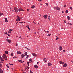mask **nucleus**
Returning a JSON list of instances; mask_svg holds the SVG:
<instances>
[{"label": "nucleus", "mask_w": 73, "mask_h": 73, "mask_svg": "<svg viewBox=\"0 0 73 73\" xmlns=\"http://www.w3.org/2000/svg\"><path fill=\"white\" fill-rule=\"evenodd\" d=\"M20 11H22V12H24V10H23L22 8H20L19 9V12H20Z\"/></svg>", "instance_id": "nucleus-11"}, {"label": "nucleus", "mask_w": 73, "mask_h": 73, "mask_svg": "<svg viewBox=\"0 0 73 73\" xmlns=\"http://www.w3.org/2000/svg\"><path fill=\"white\" fill-rule=\"evenodd\" d=\"M7 35L8 36H10V34H8Z\"/></svg>", "instance_id": "nucleus-42"}, {"label": "nucleus", "mask_w": 73, "mask_h": 73, "mask_svg": "<svg viewBox=\"0 0 73 73\" xmlns=\"http://www.w3.org/2000/svg\"><path fill=\"white\" fill-rule=\"evenodd\" d=\"M32 55L33 56H34V57H37V54H36L35 53H32Z\"/></svg>", "instance_id": "nucleus-4"}, {"label": "nucleus", "mask_w": 73, "mask_h": 73, "mask_svg": "<svg viewBox=\"0 0 73 73\" xmlns=\"http://www.w3.org/2000/svg\"><path fill=\"white\" fill-rule=\"evenodd\" d=\"M59 63L60 64H64V62H62V61H59Z\"/></svg>", "instance_id": "nucleus-13"}, {"label": "nucleus", "mask_w": 73, "mask_h": 73, "mask_svg": "<svg viewBox=\"0 0 73 73\" xmlns=\"http://www.w3.org/2000/svg\"><path fill=\"white\" fill-rule=\"evenodd\" d=\"M29 29V30L30 31H31V29H30V28H29V29Z\"/></svg>", "instance_id": "nucleus-57"}, {"label": "nucleus", "mask_w": 73, "mask_h": 73, "mask_svg": "<svg viewBox=\"0 0 73 73\" xmlns=\"http://www.w3.org/2000/svg\"><path fill=\"white\" fill-rule=\"evenodd\" d=\"M62 13H64V12L63 11H62Z\"/></svg>", "instance_id": "nucleus-52"}, {"label": "nucleus", "mask_w": 73, "mask_h": 73, "mask_svg": "<svg viewBox=\"0 0 73 73\" xmlns=\"http://www.w3.org/2000/svg\"><path fill=\"white\" fill-rule=\"evenodd\" d=\"M18 61H19V62H22V60H19Z\"/></svg>", "instance_id": "nucleus-36"}, {"label": "nucleus", "mask_w": 73, "mask_h": 73, "mask_svg": "<svg viewBox=\"0 0 73 73\" xmlns=\"http://www.w3.org/2000/svg\"><path fill=\"white\" fill-rule=\"evenodd\" d=\"M63 51L64 52H65V50H63Z\"/></svg>", "instance_id": "nucleus-49"}, {"label": "nucleus", "mask_w": 73, "mask_h": 73, "mask_svg": "<svg viewBox=\"0 0 73 73\" xmlns=\"http://www.w3.org/2000/svg\"><path fill=\"white\" fill-rule=\"evenodd\" d=\"M0 58L1 60L2 59H3V58H2L1 57V56H0Z\"/></svg>", "instance_id": "nucleus-46"}, {"label": "nucleus", "mask_w": 73, "mask_h": 73, "mask_svg": "<svg viewBox=\"0 0 73 73\" xmlns=\"http://www.w3.org/2000/svg\"><path fill=\"white\" fill-rule=\"evenodd\" d=\"M29 69V67L27 66V67H26L25 70H26V71H27V70H28Z\"/></svg>", "instance_id": "nucleus-17"}, {"label": "nucleus", "mask_w": 73, "mask_h": 73, "mask_svg": "<svg viewBox=\"0 0 73 73\" xmlns=\"http://www.w3.org/2000/svg\"><path fill=\"white\" fill-rule=\"evenodd\" d=\"M2 57L4 59H5V60H7V56H6V55L5 54H3Z\"/></svg>", "instance_id": "nucleus-1"}, {"label": "nucleus", "mask_w": 73, "mask_h": 73, "mask_svg": "<svg viewBox=\"0 0 73 73\" xmlns=\"http://www.w3.org/2000/svg\"><path fill=\"white\" fill-rule=\"evenodd\" d=\"M8 33L7 32H6V33H5L4 35H7Z\"/></svg>", "instance_id": "nucleus-38"}, {"label": "nucleus", "mask_w": 73, "mask_h": 73, "mask_svg": "<svg viewBox=\"0 0 73 73\" xmlns=\"http://www.w3.org/2000/svg\"><path fill=\"white\" fill-rule=\"evenodd\" d=\"M34 33H35V34L36 35V33L35 32Z\"/></svg>", "instance_id": "nucleus-60"}, {"label": "nucleus", "mask_w": 73, "mask_h": 73, "mask_svg": "<svg viewBox=\"0 0 73 73\" xmlns=\"http://www.w3.org/2000/svg\"><path fill=\"white\" fill-rule=\"evenodd\" d=\"M68 12H69V11L68 10H66L65 11V12H66V13H68Z\"/></svg>", "instance_id": "nucleus-32"}, {"label": "nucleus", "mask_w": 73, "mask_h": 73, "mask_svg": "<svg viewBox=\"0 0 73 73\" xmlns=\"http://www.w3.org/2000/svg\"><path fill=\"white\" fill-rule=\"evenodd\" d=\"M29 26L28 25V27H27L28 29H29Z\"/></svg>", "instance_id": "nucleus-45"}, {"label": "nucleus", "mask_w": 73, "mask_h": 73, "mask_svg": "<svg viewBox=\"0 0 73 73\" xmlns=\"http://www.w3.org/2000/svg\"><path fill=\"white\" fill-rule=\"evenodd\" d=\"M47 60L46 58H44L43 59V61L44 62H46L47 61Z\"/></svg>", "instance_id": "nucleus-18"}, {"label": "nucleus", "mask_w": 73, "mask_h": 73, "mask_svg": "<svg viewBox=\"0 0 73 73\" xmlns=\"http://www.w3.org/2000/svg\"><path fill=\"white\" fill-rule=\"evenodd\" d=\"M64 23H66V20H64Z\"/></svg>", "instance_id": "nucleus-35"}, {"label": "nucleus", "mask_w": 73, "mask_h": 73, "mask_svg": "<svg viewBox=\"0 0 73 73\" xmlns=\"http://www.w3.org/2000/svg\"><path fill=\"white\" fill-rule=\"evenodd\" d=\"M50 16H49L48 17V19L49 20V19H50Z\"/></svg>", "instance_id": "nucleus-33"}, {"label": "nucleus", "mask_w": 73, "mask_h": 73, "mask_svg": "<svg viewBox=\"0 0 73 73\" xmlns=\"http://www.w3.org/2000/svg\"><path fill=\"white\" fill-rule=\"evenodd\" d=\"M5 21L6 22V23H7L8 21L7 20V18H5Z\"/></svg>", "instance_id": "nucleus-16"}, {"label": "nucleus", "mask_w": 73, "mask_h": 73, "mask_svg": "<svg viewBox=\"0 0 73 73\" xmlns=\"http://www.w3.org/2000/svg\"><path fill=\"white\" fill-rule=\"evenodd\" d=\"M45 4L47 6H48V3H45Z\"/></svg>", "instance_id": "nucleus-37"}, {"label": "nucleus", "mask_w": 73, "mask_h": 73, "mask_svg": "<svg viewBox=\"0 0 73 73\" xmlns=\"http://www.w3.org/2000/svg\"><path fill=\"white\" fill-rule=\"evenodd\" d=\"M5 53L6 54H8V51H5Z\"/></svg>", "instance_id": "nucleus-22"}, {"label": "nucleus", "mask_w": 73, "mask_h": 73, "mask_svg": "<svg viewBox=\"0 0 73 73\" xmlns=\"http://www.w3.org/2000/svg\"><path fill=\"white\" fill-rule=\"evenodd\" d=\"M59 49L60 51L61 50H62V47L61 46H60Z\"/></svg>", "instance_id": "nucleus-14"}, {"label": "nucleus", "mask_w": 73, "mask_h": 73, "mask_svg": "<svg viewBox=\"0 0 73 73\" xmlns=\"http://www.w3.org/2000/svg\"><path fill=\"white\" fill-rule=\"evenodd\" d=\"M67 18L69 20L70 19V17H69V16H68L67 17Z\"/></svg>", "instance_id": "nucleus-24"}, {"label": "nucleus", "mask_w": 73, "mask_h": 73, "mask_svg": "<svg viewBox=\"0 0 73 73\" xmlns=\"http://www.w3.org/2000/svg\"><path fill=\"white\" fill-rule=\"evenodd\" d=\"M30 73H32V72L30 70Z\"/></svg>", "instance_id": "nucleus-48"}, {"label": "nucleus", "mask_w": 73, "mask_h": 73, "mask_svg": "<svg viewBox=\"0 0 73 73\" xmlns=\"http://www.w3.org/2000/svg\"><path fill=\"white\" fill-rule=\"evenodd\" d=\"M58 37H57V38H56V40H58Z\"/></svg>", "instance_id": "nucleus-44"}, {"label": "nucleus", "mask_w": 73, "mask_h": 73, "mask_svg": "<svg viewBox=\"0 0 73 73\" xmlns=\"http://www.w3.org/2000/svg\"><path fill=\"white\" fill-rule=\"evenodd\" d=\"M44 31H45V32H46V31H45V30H44Z\"/></svg>", "instance_id": "nucleus-62"}, {"label": "nucleus", "mask_w": 73, "mask_h": 73, "mask_svg": "<svg viewBox=\"0 0 73 73\" xmlns=\"http://www.w3.org/2000/svg\"><path fill=\"white\" fill-rule=\"evenodd\" d=\"M67 24H69V25H72L71 23H67Z\"/></svg>", "instance_id": "nucleus-29"}, {"label": "nucleus", "mask_w": 73, "mask_h": 73, "mask_svg": "<svg viewBox=\"0 0 73 73\" xmlns=\"http://www.w3.org/2000/svg\"><path fill=\"white\" fill-rule=\"evenodd\" d=\"M1 60L2 61H4V59L3 58L1 59Z\"/></svg>", "instance_id": "nucleus-41"}, {"label": "nucleus", "mask_w": 73, "mask_h": 73, "mask_svg": "<svg viewBox=\"0 0 73 73\" xmlns=\"http://www.w3.org/2000/svg\"><path fill=\"white\" fill-rule=\"evenodd\" d=\"M7 38L8 39V37H7Z\"/></svg>", "instance_id": "nucleus-64"}, {"label": "nucleus", "mask_w": 73, "mask_h": 73, "mask_svg": "<svg viewBox=\"0 0 73 73\" xmlns=\"http://www.w3.org/2000/svg\"><path fill=\"white\" fill-rule=\"evenodd\" d=\"M39 63L38 62H37V64H38Z\"/></svg>", "instance_id": "nucleus-61"}, {"label": "nucleus", "mask_w": 73, "mask_h": 73, "mask_svg": "<svg viewBox=\"0 0 73 73\" xmlns=\"http://www.w3.org/2000/svg\"><path fill=\"white\" fill-rule=\"evenodd\" d=\"M2 66V64L0 63V67H1Z\"/></svg>", "instance_id": "nucleus-39"}, {"label": "nucleus", "mask_w": 73, "mask_h": 73, "mask_svg": "<svg viewBox=\"0 0 73 73\" xmlns=\"http://www.w3.org/2000/svg\"><path fill=\"white\" fill-rule=\"evenodd\" d=\"M69 8L71 10H72V9H73V8L71 7H70Z\"/></svg>", "instance_id": "nucleus-34"}, {"label": "nucleus", "mask_w": 73, "mask_h": 73, "mask_svg": "<svg viewBox=\"0 0 73 73\" xmlns=\"http://www.w3.org/2000/svg\"><path fill=\"white\" fill-rule=\"evenodd\" d=\"M13 58H16V56H14L13 57Z\"/></svg>", "instance_id": "nucleus-56"}, {"label": "nucleus", "mask_w": 73, "mask_h": 73, "mask_svg": "<svg viewBox=\"0 0 73 73\" xmlns=\"http://www.w3.org/2000/svg\"><path fill=\"white\" fill-rule=\"evenodd\" d=\"M12 31H13V29H12L9 30L8 31V33H10Z\"/></svg>", "instance_id": "nucleus-7"}, {"label": "nucleus", "mask_w": 73, "mask_h": 73, "mask_svg": "<svg viewBox=\"0 0 73 73\" xmlns=\"http://www.w3.org/2000/svg\"><path fill=\"white\" fill-rule=\"evenodd\" d=\"M17 45H18V44H17H17H16V46H17Z\"/></svg>", "instance_id": "nucleus-55"}, {"label": "nucleus", "mask_w": 73, "mask_h": 73, "mask_svg": "<svg viewBox=\"0 0 73 73\" xmlns=\"http://www.w3.org/2000/svg\"><path fill=\"white\" fill-rule=\"evenodd\" d=\"M67 66H68L67 64L65 63L63 65V67H64V68H65V67H66Z\"/></svg>", "instance_id": "nucleus-8"}, {"label": "nucleus", "mask_w": 73, "mask_h": 73, "mask_svg": "<svg viewBox=\"0 0 73 73\" xmlns=\"http://www.w3.org/2000/svg\"><path fill=\"white\" fill-rule=\"evenodd\" d=\"M11 70H13V68H11Z\"/></svg>", "instance_id": "nucleus-54"}, {"label": "nucleus", "mask_w": 73, "mask_h": 73, "mask_svg": "<svg viewBox=\"0 0 73 73\" xmlns=\"http://www.w3.org/2000/svg\"><path fill=\"white\" fill-rule=\"evenodd\" d=\"M21 52L20 51H18L17 52V53L18 54H21Z\"/></svg>", "instance_id": "nucleus-9"}, {"label": "nucleus", "mask_w": 73, "mask_h": 73, "mask_svg": "<svg viewBox=\"0 0 73 73\" xmlns=\"http://www.w3.org/2000/svg\"><path fill=\"white\" fill-rule=\"evenodd\" d=\"M25 49H27L28 50H30V49H28V48H27L26 47H25Z\"/></svg>", "instance_id": "nucleus-31"}, {"label": "nucleus", "mask_w": 73, "mask_h": 73, "mask_svg": "<svg viewBox=\"0 0 73 73\" xmlns=\"http://www.w3.org/2000/svg\"><path fill=\"white\" fill-rule=\"evenodd\" d=\"M4 14L2 13H0V16H2Z\"/></svg>", "instance_id": "nucleus-26"}, {"label": "nucleus", "mask_w": 73, "mask_h": 73, "mask_svg": "<svg viewBox=\"0 0 73 73\" xmlns=\"http://www.w3.org/2000/svg\"><path fill=\"white\" fill-rule=\"evenodd\" d=\"M48 16V15H45L43 16V17L44 18V19H47V17Z\"/></svg>", "instance_id": "nucleus-5"}, {"label": "nucleus", "mask_w": 73, "mask_h": 73, "mask_svg": "<svg viewBox=\"0 0 73 73\" xmlns=\"http://www.w3.org/2000/svg\"><path fill=\"white\" fill-rule=\"evenodd\" d=\"M21 56H22V58H24V57H25V55H24L23 54H22L21 55Z\"/></svg>", "instance_id": "nucleus-25"}, {"label": "nucleus", "mask_w": 73, "mask_h": 73, "mask_svg": "<svg viewBox=\"0 0 73 73\" xmlns=\"http://www.w3.org/2000/svg\"><path fill=\"white\" fill-rule=\"evenodd\" d=\"M47 33H49V31H47Z\"/></svg>", "instance_id": "nucleus-58"}, {"label": "nucleus", "mask_w": 73, "mask_h": 73, "mask_svg": "<svg viewBox=\"0 0 73 73\" xmlns=\"http://www.w3.org/2000/svg\"><path fill=\"white\" fill-rule=\"evenodd\" d=\"M0 73H3V70L0 68Z\"/></svg>", "instance_id": "nucleus-15"}, {"label": "nucleus", "mask_w": 73, "mask_h": 73, "mask_svg": "<svg viewBox=\"0 0 73 73\" xmlns=\"http://www.w3.org/2000/svg\"><path fill=\"white\" fill-rule=\"evenodd\" d=\"M20 24H23L24 23H25V22H19Z\"/></svg>", "instance_id": "nucleus-21"}, {"label": "nucleus", "mask_w": 73, "mask_h": 73, "mask_svg": "<svg viewBox=\"0 0 73 73\" xmlns=\"http://www.w3.org/2000/svg\"><path fill=\"white\" fill-rule=\"evenodd\" d=\"M6 41H7V42L9 43V44H10L11 43V40L9 39H6Z\"/></svg>", "instance_id": "nucleus-6"}, {"label": "nucleus", "mask_w": 73, "mask_h": 73, "mask_svg": "<svg viewBox=\"0 0 73 73\" xmlns=\"http://www.w3.org/2000/svg\"><path fill=\"white\" fill-rule=\"evenodd\" d=\"M61 28V29H64V28H63L62 27Z\"/></svg>", "instance_id": "nucleus-63"}, {"label": "nucleus", "mask_w": 73, "mask_h": 73, "mask_svg": "<svg viewBox=\"0 0 73 73\" xmlns=\"http://www.w3.org/2000/svg\"><path fill=\"white\" fill-rule=\"evenodd\" d=\"M17 21H20V18L19 17H18L17 19H16Z\"/></svg>", "instance_id": "nucleus-19"}, {"label": "nucleus", "mask_w": 73, "mask_h": 73, "mask_svg": "<svg viewBox=\"0 0 73 73\" xmlns=\"http://www.w3.org/2000/svg\"><path fill=\"white\" fill-rule=\"evenodd\" d=\"M27 64L28 66H29V62H27Z\"/></svg>", "instance_id": "nucleus-28"}, {"label": "nucleus", "mask_w": 73, "mask_h": 73, "mask_svg": "<svg viewBox=\"0 0 73 73\" xmlns=\"http://www.w3.org/2000/svg\"><path fill=\"white\" fill-rule=\"evenodd\" d=\"M9 64L10 65H13V64H11V63H9Z\"/></svg>", "instance_id": "nucleus-50"}, {"label": "nucleus", "mask_w": 73, "mask_h": 73, "mask_svg": "<svg viewBox=\"0 0 73 73\" xmlns=\"http://www.w3.org/2000/svg\"><path fill=\"white\" fill-rule=\"evenodd\" d=\"M66 5H64V6L63 7H64H64H66Z\"/></svg>", "instance_id": "nucleus-51"}, {"label": "nucleus", "mask_w": 73, "mask_h": 73, "mask_svg": "<svg viewBox=\"0 0 73 73\" xmlns=\"http://www.w3.org/2000/svg\"><path fill=\"white\" fill-rule=\"evenodd\" d=\"M17 17H18H18H19V16H18V15H17Z\"/></svg>", "instance_id": "nucleus-59"}, {"label": "nucleus", "mask_w": 73, "mask_h": 73, "mask_svg": "<svg viewBox=\"0 0 73 73\" xmlns=\"http://www.w3.org/2000/svg\"><path fill=\"white\" fill-rule=\"evenodd\" d=\"M19 38H21V39L22 38H21V36H20L19 37Z\"/></svg>", "instance_id": "nucleus-53"}, {"label": "nucleus", "mask_w": 73, "mask_h": 73, "mask_svg": "<svg viewBox=\"0 0 73 73\" xmlns=\"http://www.w3.org/2000/svg\"><path fill=\"white\" fill-rule=\"evenodd\" d=\"M51 35V34H48V36H50V35Z\"/></svg>", "instance_id": "nucleus-43"}, {"label": "nucleus", "mask_w": 73, "mask_h": 73, "mask_svg": "<svg viewBox=\"0 0 73 73\" xmlns=\"http://www.w3.org/2000/svg\"><path fill=\"white\" fill-rule=\"evenodd\" d=\"M38 1H40H40H41L42 0H38Z\"/></svg>", "instance_id": "nucleus-47"}, {"label": "nucleus", "mask_w": 73, "mask_h": 73, "mask_svg": "<svg viewBox=\"0 0 73 73\" xmlns=\"http://www.w3.org/2000/svg\"><path fill=\"white\" fill-rule=\"evenodd\" d=\"M29 62H30V63H31V62H32V60L31 59H30L29 60Z\"/></svg>", "instance_id": "nucleus-20"}, {"label": "nucleus", "mask_w": 73, "mask_h": 73, "mask_svg": "<svg viewBox=\"0 0 73 73\" xmlns=\"http://www.w3.org/2000/svg\"><path fill=\"white\" fill-rule=\"evenodd\" d=\"M28 53H27V52H25V56H27V54Z\"/></svg>", "instance_id": "nucleus-30"}, {"label": "nucleus", "mask_w": 73, "mask_h": 73, "mask_svg": "<svg viewBox=\"0 0 73 73\" xmlns=\"http://www.w3.org/2000/svg\"><path fill=\"white\" fill-rule=\"evenodd\" d=\"M14 9L15 10V12H19V9L16 8V7H15L14 8Z\"/></svg>", "instance_id": "nucleus-3"}, {"label": "nucleus", "mask_w": 73, "mask_h": 73, "mask_svg": "<svg viewBox=\"0 0 73 73\" xmlns=\"http://www.w3.org/2000/svg\"><path fill=\"white\" fill-rule=\"evenodd\" d=\"M48 66H52V64L50 63H48Z\"/></svg>", "instance_id": "nucleus-27"}, {"label": "nucleus", "mask_w": 73, "mask_h": 73, "mask_svg": "<svg viewBox=\"0 0 73 73\" xmlns=\"http://www.w3.org/2000/svg\"><path fill=\"white\" fill-rule=\"evenodd\" d=\"M34 67L36 69H37V68H38V66H37V65H34Z\"/></svg>", "instance_id": "nucleus-12"}, {"label": "nucleus", "mask_w": 73, "mask_h": 73, "mask_svg": "<svg viewBox=\"0 0 73 73\" xmlns=\"http://www.w3.org/2000/svg\"><path fill=\"white\" fill-rule=\"evenodd\" d=\"M10 56H13V52L11 53L10 54Z\"/></svg>", "instance_id": "nucleus-23"}, {"label": "nucleus", "mask_w": 73, "mask_h": 73, "mask_svg": "<svg viewBox=\"0 0 73 73\" xmlns=\"http://www.w3.org/2000/svg\"><path fill=\"white\" fill-rule=\"evenodd\" d=\"M26 56H27L26 57L27 58L29 57V56L28 55H27Z\"/></svg>", "instance_id": "nucleus-40"}, {"label": "nucleus", "mask_w": 73, "mask_h": 73, "mask_svg": "<svg viewBox=\"0 0 73 73\" xmlns=\"http://www.w3.org/2000/svg\"><path fill=\"white\" fill-rule=\"evenodd\" d=\"M31 8H32L33 9V8H35V5H31Z\"/></svg>", "instance_id": "nucleus-10"}, {"label": "nucleus", "mask_w": 73, "mask_h": 73, "mask_svg": "<svg viewBox=\"0 0 73 73\" xmlns=\"http://www.w3.org/2000/svg\"><path fill=\"white\" fill-rule=\"evenodd\" d=\"M54 8L55 9H57L58 11H60V8L58 6L55 7Z\"/></svg>", "instance_id": "nucleus-2"}]
</instances>
